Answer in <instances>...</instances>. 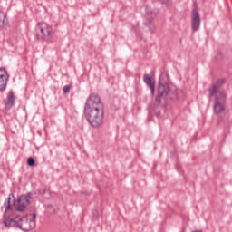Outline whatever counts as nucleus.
Masks as SVG:
<instances>
[{"instance_id":"obj_1","label":"nucleus","mask_w":232,"mask_h":232,"mask_svg":"<svg viewBox=\"0 0 232 232\" xmlns=\"http://www.w3.org/2000/svg\"><path fill=\"white\" fill-rule=\"evenodd\" d=\"M85 119L91 128H102L104 124V104L98 94H91L84 106Z\"/></svg>"},{"instance_id":"obj_2","label":"nucleus","mask_w":232,"mask_h":232,"mask_svg":"<svg viewBox=\"0 0 232 232\" xmlns=\"http://www.w3.org/2000/svg\"><path fill=\"white\" fill-rule=\"evenodd\" d=\"M168 82H169V76L168 73H161L159 80L158 92L155 97V102L159 106L166 103L168 99H176L177 97V91L169 88Z\"/></svg>"},{"instance_id":"obj_3","label":"nucleus","mask_w":232,"mask_h":232,"mask_svg":"<svg viewBox=\"0 0 232 232\" xmlns=\"http://www.w3.org/2000/svg\"><path fill=\"white\" fill-rule=\"evenodd\" d=\"M35 218H37V214L15 216L13 219L5 220V227H19L22 231H32L35 227Z\"/></svg>"},{"instance_id":"obj_4","label":"nucleus","mask_w":232,"mask_h":232,"mask_svg":"<svg viewBox=\"0 0 232 232\" xmlns=\"http://www.w3.org/2000/svg\"><path fill=\"white\" fill-rule=\"evenodd\" d=\"M215 98L213 111L217 117L222 119L226 113V94L219 93L218 95L212 96Z\"/></svg>"},{"instance_id":"obj_5","label":"nucleus","mask_w":232,"mask_h":232,"mask_svg":"<svg viewBox=\"0 0 232 232\" xmlns=\"http://www.w3.org/2000/svg\"><path fill=\"white\" fill-rule=\"evenodd\" d=\"M158 14H159V9L147 7L146 20L144 21L143 24L144 26H147V28L150 30L151 34H153V32L157 30V26H155V23L153 22V19L157 17Z\"/></svg>"},{"instance_id":"obj_6","label":"nucleus","mask_w":232,"mask_h":232,"mask_svg":"<svg viewBox=\"0 0 232 232\" xmlns=\"http://www.w3.org/2000/svg\"><path fill=\"white\" fill-rule=\"evenodd\" d=\"M14 206H15V196L13 193H11L8 195L7 198H5L4 202V226H5L6 220H13L14 218H11L10 215H8V213H10V211H14Z\"/></svg>"},{"instance_id":"obj_7","label":"nucleus","mask_w":232,"mask_h":232,"mask_svg":"<svg viewBox=\"0 0 232 232\" xmlns=\"http://www.w3.org/2000/svg\"><path fill=\"white\" fill-rule=\"evenodd\" d=\"M52 34V26L46 23L38 24L36 26V39L38 41H48Z\"/></svg>"},{"instance_id":"obj_8","label":"nucleus","mask_w":232,"mask_h":232,"mask_svg":"<svg viewBox=\"0 0 232 232\" xmlns=\"http://www.w3.org/2000/svg\"><path fill=\"white\" fill-rule=\"evenodd\" d=\"M32 198V193L29 192L25 195H22L18 198V205L16 207V211L23 212L26 209V207L30 205V199Z\"/></svg>"},{"instance_id":"obj_9","label":"nucleus","mask_w":232,"mask_h":232,"mask_svg":"<svg viewBox=\"0 0 232 232\" xmlns=\"http://www.w3.org/2000/svg\"><path fill=\"white\" fill-rule=\"evenodd\" d=\"M191 28L193 32H198L200 29V14L197 7H194L191 12Z\"/></svg>"},{"instance_id":"obj_10","label":"nucleus","mask_w":232,"mask_h":232,"mask_svg":"<svg viewBox=\"0 0 232 232\" xmlns=\"http://www.w3.org/2000/svg\"><path fill=\"white\" fill-rule=\"evenodd\" d=\"M9 77L6 69L0 67V92L6 90Z\"/></svg>"},{"instance_id":"obj_11","label":"nucleus","mask_w":232,"mask_h":232,"mask_svg":"<svg viewBox=\"0 0 232 232\" xmlns=\"http://www.w3.org/2000/svg\"><path fill=\"white\" fill-rule=\"evenodd\" d=\"M143 81L145 84H147L148 88H150L151 97H154L155 96V79H153V77L148 74H144Z\"/></svg>"},{"instance_id":"obj_12","label":"nucleus","mask_w":232,"mask_h":232,"mask_svg":"<svg viewBox=\"0 0 232 232\" xmlns=\"http://www.w3.org/2000/svg\"><path fill=\"white\" fill-rule=\"evenodd\" d=\"M222 84H224V79L218 80V82L213 84L211 88L208 89L209 97L218 95L219 93H224L219 91Z\"/></svg>"},{"instance_id":"obj_13","label":"nucleus","mask_w":232,"mask_h":232,"mask_svg":"<svg viewBox=\"0 0 232 232\" xmlns=\"http://www.w3.org/2000/svg\"><path fill=\"white\" fill-rule=\"evenodd\" d=\"M14 103H15V96L14 95V92L11 91L7 93V97L5 102L6 110H10Z\"/></svg>"},{"instance_id":"obj_14","label":"nucleus","mask_w":232,"mask_h":232,"mask_svg":"<svg viewBox=\"0 0 232 232\" xmlns=\"http://www.w3.org/2000/svg\"><path fill=\"white\" fill-rule=\"evenodd\" d=\"M27 164L29 166H35V160L32 157L28 158L27 159Z\"/></svg>"},{"instance_id":"obj_15","label":"nucleus","mask_w":232,"mask_h":232,"mask_svg":"<svg viewBox=\"0 0 232 232\" xmlns=\"http://www.w3.org/2000/svg\"><path fill=\"white\" fill-rule=\"evenodd\" d=\"M6 24H8L7 20H1L0 19V28H4L5 26H6Z\"/></svg>"},{"instance_id":"obj_16","label":"nucleus","mask_w":232,"mask_h":232,"mask_svg":"<svg viewBox=\"0 0 232 232\" xmlns=\"http://www.w3.org/2000/svg\"><path fill=\"white\" fill-rule=\"evenodd\" d=\"M63 93H70V85H65L63 88Z\"/></svg>"},{"instance_id":"obj_17","label":"nucleus","mask_w":232,"mask_h":232,"mask_svg":"<svg viewBox=\"0 0 232 232\" xmlns=\"http://www.w3.org/2000/svg\"><path fill=\"white\" fill-rule=\"evenodd\" d=\"M158 1H160L161 5H166V6H168V0H158Z\"/></svg>"},{"instance_id":"obj_18","label":"nucleus","mask_w":232,"mask_h":232,"mask_svg":"<svg viewBox=\"0 0 232 232\" xmlns=\"http://www.w3.org/2000/svg\"><path fill=\"white\" fill-rule=\"evenodd\" d=\"M155 116L158 118V119H160V111H158L155 112Z\"/></svg>"},{"instance_id":"obj_19","label":"nucleus","mask_w":232,"mask_h":232,"mask_svg":"<svg viewBox=\"0 0 232 232\" xmlns=\"http://www.w3.org/2000/svg\"><path fill=\"white\" fill-rule=\"evenodd\" d=\"M46 191H47L46 189L39 190V193L40 195H45Z\"/></svg>"}]
</instances>
